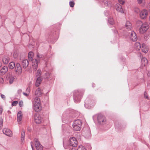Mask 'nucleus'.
<instances>
[{"mask_svg": "<svg viewBox=\"0 0 150 150\" xmlns=\"http://www.w3.org/2000/svg\"><path fill=\"white\" fill-rule=\"evenodd\" d=\"M33 108L37 112H40L42 110L40 100L38 97H36L34 99L33 102Z\"/></svg>", "mask_w": 150, "mask_h": 150, "instance_id": "obj_1", "label": "nucleus"}, {"mask_svg": "<svg viewBox=\"0 0 150 150\" xmlns=\"http://www.w3.org/2000/svg\"><path fill=\"white\" fill-rule=\"evenodd\" d=\"M82 122L80 120H75L73 124V130L76 131H79L81 129Z\"/></svg>", "mask_w": 150, "mask_h": 150, "instance_id": "obj_2", "label": "nucleus"}, {"mask_svg": "<svg viewBox=\"0 0 150 150\" xmlns=\"http://www.w3.org/2000/svg\"><path fill=\"white\" fill-rule=\"evenodd\" d=\"M97 121L98 123L101 125H104L106 123V119L103 115H98L97 117Z\"/></svg>", "mask_w": 150, "mask_h": 150, "instance_id": "obj_3", "label": "nucleus"}, {"mask_svg": "<svg viewBox=\"0 0 150 150\" xmlns=\"http://www.w3.org/2000/svg\"><path fill=\"white\" fill-rule=\"evenodd\" d=\"M149 26L146 23H144L141 25L139 29V32L140 33H143L146 31L149 28Z\"/></svg>", "mask_w": 150, "mask_h": 150, "instance_id": "obj_4", "label": "nucleus"}, {"mask_svg": "<svg viewBox=\"0 0 150 150\" xmlns=\"http://www.w3.org/2000/svg\"><path fill=\"white\" fill-rule=\"evenodd\" d=\"M6 78L11 84L13 83V81L16 79V76L10 74L7 75Z\"/></svg>", "mask_w": 150, "mask_h": 150, "instance_id": "obj_5", "label": "nucleus"}, {"mask_svg": "<svg viewBox=\"0 0 150 150\" xmlns=\"http://www.w3.org/2000/svg\"><path fill=\"white\" fill-rule=\"evenodd\" d=\"M128 36L130 39L133 41L137 40V38L136 33L133 31H131L128 33Z\"/></svg>", "mask_w": 150, "mask_h": 150, "instance_id": "obj_6", "label": "nucleus"}, {"mask_svg": "<svg viewBox=\"0 0 150 150\" xmlns=\"http://www.w3.org/2000/svg\"><path fill=\"white\" fill-rule=\"evenodd\" d=\"M69 144L72 147H76L77 145V141L75 137H71L69 139Z\"/></svg>", "mask_w": 150, "mask_h": 150, "instance_id": "obj_7", "label": "nucleus"}, {"mask_svg": "<svg viewBox=\"0 0 150 150\" xmlns=\"http://www.w3.org/2000/svg\"><path fill=\"white\" fill-rule=\"evenodd\" d=\"M34 118L35 122L38 124L40 123L42 121V118L39 114H35L34 115Z\"/></svg>", "mask_w": 150, "mask_h": 150, "instance_id": "obj_8", "label": "nucleus"}, {"mask_svg": "<svg viewBox=\"0 0 150 150\" xmlns=\"http://www.w3.org/2000/svg\"><path fill=\"white\" fill-rule=\"evenodd\" d=\"M148 14V11L146 10H143L139 13L140 17L142 19H145L146 18Z\"/></svg>", "mask_w": 150, "mask_h": 150, "instance_id": "obj_9", "label": "nucleus"}, {"mask_svg": "<svg viewBox=\"0 0 150 150\" xmlns=\"http://www.w3.org/2000/svg\"><path fill=\"white\" fill-rule=\"evenodd\" d=\"M3 133L6 135L11 137L12 136V132L11 131L7 128H4L3 130Z\"/></svg>", "mask_w": 150, "mask_h": 150, "instance_id": "obj_10", "label": "nucleus"}, {"mask_svg": "<svg viewBox=\"0 0 150 150\" xmlns=\"http://www.w3.org/2000/svg\"><path fill=\"white\" fill-rule=\"evenodd\" d=\"M15 71L18 74H21L22 72V68L20 64L17 63L15 66Z\"/></svg>", "mask_w": 150, "mask_h": 150, "instance_id": "obj_11", "label": "nucleus"}, {"mask_svg": "<svg viewBox=\"0 0 150 150\" xmlns=\"http://www.w3.org/2000/svg\"><path fill=\"white\" fill-rule=\"evenodd\" d=\"M35 146L37 150H42V146L37 139L35 140Z\"/></svg>", "mask_w": 150, "mask_h": 150, "instance_id": "obj_12", "label": "nucleus"}, {"mask_svg": "<svg viewBox=\"0 0 150 150\" xmlns=\"http://www.w3.org/2000/svg\"><path fill=\"white\" fill-rule=\"evenodd\" d=\"M32 65L34 70H36L38 67V62L36 59H33L32 60Z\"/></svg>", "mask_w": 150, "mask_h": 150, "instance_id": "obj_13", "label": "nucleus"}, {"mask_svg": "<svg viewBox=\"0 0 150 150\" xmlns=\"http://www.w3.org/2000/svg\"><path fill=\"white\" fill-rule=\"evenodd\" d=\"M23 115L21 111L19 112L17 114V119L18 123L20 124L21 123V121L22 119Z\"/></svg>", "mask_w": 150, "mask_h": 150, "instance_id": "obj_14", "label": "nucleus"}, {"mask_svg": "<svg viewBox=\"0 0 150 150\" xmlns=\"http://www.w3.org/2000/svg\"><path fill=\"white\" fill-rule=\"evenodd\" d=\"M8 68L7 67L4 66L0 70V74L4 75L8 71Z\"/></svg>", "mask_w": 150, "mask_h": 150, "instance_id": "obj_15", "label": "nucleus"}, {"mask_svg": "<svg viewBox=\"0 0 150 150\" xmlns=\"http://www.w3.org/2000/svg\"><path fill=\"white\" fill-rule=\"evenodd\" d=\"M125 27L128 30L131 31L132 28V24L129 21H126L125 25Z\"/></svg>", "mask_w": 150, "mask_h": 150, "instance_id": "obj_16", "label": "nucleus"}, {"mask_svg": "<svg viewBox=\"0 0 150 150\" xmlns=\"http://www.w3.org/2000/svg\"><path fill=\"white\" fill-rule=\"evenodd\" d=\"M116 10L119 12H121L122 13H123V11L122 8L120 4H116Z\"/></svg>", "mask_w": 150, "mask_h": 150, "instance_id": "obj_17", "label": "nucleus"}, {"mask_svg": "<svg viewBox=\"0 0 150 150\" xmlns=\"http://www.w3.org/2000/svg\"><path fill=\"white\" fill-rule=\"evenodd\" d=\"M28 64L29 62L27 59L24 60L22 63V65L23 67L24 68H27Z\"/></svg>", "mask_w": 150, "mask_h": 150, "instance_id": "obj_18", "label": "nucleus"}, {"mask_svg": "<svg viewBox=\"0 0 150 150\" xmlns=\"http://www.w3.org/2000/svg\"><path fill=\"white\" fill-rule=\"evenodd\" d=\"M141 62L142 65L145 67L147 64L148 61L146 58L142 57L141 58Z\"/></svg>", "mask_w": 150, "mask_h": 150, "instance_id": "obj_19", "label": "nucleus"}, {"mask_svg": "<svg viewBox=\"0 0 150 150\" xmlns=\"http://www.w3.org/2000/svg\"><path fill=\"white\" fill-rule=\"evenodd\" d=\"M141 49L142 52L144 53H147L148 50V48L144 44H142Z\"/></svg>", "mask_w": 150, "mask_h": 150, "instance_id": "obj_20", "label": "nucleus"}, {"mask_svg": "<svg viewBox=\"0 0 150 150\" xmlns=\"http://www.w3.org/2000/svg\"><path fill=\"white\" fill-rule=\"evenodd\" d=\"M9 60L10 58L7 56H5L2 59L3 62L4 64H7L9 62Z\"/></svg>", "mask_w": 150, "mask_h": 150, "instance_id": "obj_21", "label": "nucleus"}, {"mask_svg": "<svg viewBox=\"0 0 150 150\" xmlns=\"http://www.w3.org/2000/svg\"><path fill=\"white\" fill-rule=\"evenodd\" d=\"M42 80V78L40 76L38 77L37 78L35 83V86L36 87H38L39 86V85L41 83Z\"/></svg>", "mask_w": 150, "mask_h": 150, "instance_id": "obj_22", "label": "nucleus"}, {"mask_svg": "<svg viewBox=\"0 0 150 150\" xmlns=\"http://www.w3.org/2000/svg\"><path fill=\"white\" fill-rule=\"evenodd\" d=\"M42 93V91L39 88H38L35 91V95L38 96H41Z\"/></svg>", "mask_w": 150, "mask_h": 150, "instance_id": "obj_23", "label": "nucleus"}, {"mask_svg": "<svg viewBox=\"0 0 150 150\" xmlns=\"http://www.w3.org/2000/svg\"><path fill=\"white\" fill-rule=\"evenodd\" d=\"M134 48L137 51L140 50L141 47L140 43L138 42H136L134 44Z\"/></svg>", "mask_w": 150, "mask_h": 150, "instance_id": "obj_24", "label": "nucleus"}, {"mask_svg": "<svg viewBox=\"0 0 150 150\" xmlns=\"http://www.w3.org/2000/svg\"><path fill=\"white\" fill-rule=\"evenodd\" d=\"M33 55V53L32 52H29L28 56L29 61H32V60Z\"/></svg>", "mask_w": 150, "mask_h": 150, "instance_id": "obj_25", "label": "nucleus"}, {"mask_svg": "<svg viewBox=\"0 0 150 150\" xmlns=\"http://www.w3.org/2000/svg\"><path fill=\"white\" fill-rule=\"evenodd\" d=\"M15 66V63L14 62H11L9 64L8 67L9 69H13Z\"/></svg>", "mask_w": 150, "mask_h": 150, "instance_id": "obj_26", "label": "nucleus"}, {"mask_svg": "<svg viewBox=\"0 0 150 150\" xmlns=\"http://www.w3.org/2000/svg\"><path fill=\"white\" fill-rule=\"evenodd\" d=\"M91 132L90 130L89 129H88L87 131V133H85V136L86 138H88L91 136Z\"/></svg>", "mask_w": 150, "mask_h": 150, "instance_id": "obj_27", "label": "nucleus"}, {"mask_svg": "<svg viewBox=\"0 0 150 150\" xmlns=\"http://www.w3.org/2000/svg\"><path fill=\"white\" fill-rule=\"evenodd\" d=\"M50 74L48 72H46L44 76V78L45 79H49L50 78Z\"/></svg>", "mask_w": 150, "mask_h": 150, "instance_id": "obj_28", "label": "nucleus"}, {"mask_svg": "<svg viewBox=\"0 0 150 150\" xmlns=\"http://www.w3.org/2000/svg\"><path fill=\"white\" fill-rule=\"evenodd\" d=\"M103 2L105 5L106 6H108L110 4V1L108 0H104Z\"/></svg>", "mask_w": 150, "mask_h": 150, "instance_id": "obj_29", "label": "nucleus"}, {"mask_svg": "<svg viewBox=\"0 0 150 150\" xmlns=\"http://www.w3.org/2000/svg\"><path fill=\"white\" fill-rule=\"evenodd\" d=\"M25 135V132L24 131H22L21 133V140L23 142L24 139V137Z\"/></svg>", "mask_w": 150, "mask_h": 150, "instance_id": "obj_30", "label": "nucleus"}, {"mask_svg": "<svg viewBox=\"0 0 150 150\" xmlns=\"http://www.w3.org/2000/svg\"><path fill=\"white\" fill-rule=\"evenodd\" d=\"M108 22L110 24L113 25L114 23L113 19L112 18H110L108 19Z\"/></svg>", "mask_w": 150, "mask_h": 150, "instance_id": "obj_31", "label": "nucleus"}, {"mask_svg": "<svg viewBox=\"0 0 150 150\" xmlns=\"http://www.w3.org/2000/svg\"><path fill=\"white\" fill-rule=\"evenodd\" d=\"M143 23H142V22L140 20L138 21L136 23V24L137 26H141Z\"/></svg>", "mask_w": 150, "mask_h": 150, "instance_id": "obj_32", "label": "nucleus"}, {"mask_svg": "<svg viewBox=\"0 0 150 150\" xmlns=\"http://www.w3.org/2000/svg\"><path fill=\"white\" fill-rule=\"evenodd\" d=\"M78 150H86V149L83 146H80L78 149Z\"/></svg>", "mask_w": 150, "mask_h": 150, "instance_id": "obj_33", "label": "nucleus"}, {"mask_svg": "<svg viewBox=\"0 0 150 150\" xmlns=\"http://www.w3.org/2000/svg\"><path fill=\"white\" fill-rule=\"evenodd\" d=\"M41 71L39 70H38L37 71L36 75L37 76H38V77L40 76L41 75Z\"/></svg>", "mask_w": 150, "mask_h": 150, "instance_id": "obj_34", "label": "nucleus"}, {"mask_svg": "<svg viewBox=\"0 0 150 150\" xmlns=\"http://www.w3.org/2000/svg\"><path fill=\"white\" fill-rule=\"evenodd\" d=\"M18 102L17 101H14L12 102V106H15L18 104Z\"/></svg>", "mask_w": 150, "mask_h": 150, "instance_id": "obj_35", "label": "nucleus"}, {"mask_svg": "<svg viewBox=\"0 0 150 150\" xmlns=\"http://www.w3.org/2000/svg\"><path fill=\"white\" fill-rule=\"evenodd\" d=\"M18 56V54L17 52H14L13 54V57L15 59L17 58Z\"/></svg>", "mask_w": 150, "mask_h": 150, "instance_id": "obj_36", "label": "nucleus"}, {"mask_svg": "<svg viewBox=\"0 0 150 150\" xmlns=\"http://www.w3.org/2000/svg\"><path fill=\"white\" fill-rule=\"evenodd\" d=\"M74 1H71L69 2V5L71 7H74Z\"/></svg>", "mask_w": 150, "mask_h": 150, "instance_id": "obj_37", "label": "nucleus"}, {"mask_svg": "<svg viewBox=\"0 0 150 150\" xmlns=\"http://www.w3.org/2000/svg\"><path fill=\"white\" fill-rule=\"evenodd\" d=\"M19 105L20 107H22L23 105V102L22 100L20 101L19 103Z\"/></svg>", "mask_w": 150, "mask_h": 150, "instance_id": "obj_38", "label": "nucleus"}, {"mask_svg": "<svg viewBox=\"0 0 150 150\" xmlns=\"http://www.w3.org/2000/svg\"><path fill=\"white\" fill-rule=\"evenodd\" d=\"M3 121L2 118H0V127L1 128L2 127Z\"/></svg>", "mask_w": 150, "mask_h": 150, "instance_id": "obj_39", "label": "nucleus"}, {"mask_svg": "<svg viewBox=\"0 0 150 150\" xmlns=\"http://www.w3.org/2000/svg\"><path fill=\"white\" fill-rule=\"evenodd\" d=\"M37 57L39 58H41L43 57V56L42 54H40L39 53H38L37 54Z\"/></svg>", "mask_w": 150, "mask_h": 150, "instance_id": "obj_40", "label": "nucleus"}, {"mask_svg": "<svg viewBox=\"0 0 150 150\" xmlns=\"http://www.w3.org/2000/svg\"><path fill=\"white\" fill-rule=\"evenodd\" d=\"M118 1L121 4H123L125 2V0H118Z\"/></svg>", "mask_w": 150, "mask_h": 150, "instance_id": "obj_41", "label": "nucleus"}, {"mask_svg": "<svg viewBox=\"0 0 150 150\" xmlns=\"http://www.w3.org/2000/svg\"><path fill=\"white\" fill-rule=\"evenodd\" d=\"M30 87H28L26 89V91L27 92H28V93H29V92H30Z\"/></svg>", "mask_w": 150, "mask_h": 150, "instance_id": "obj_42", "label": "nucleus"}, {"mask_svg": "<svg viewBox=\"0 0 150 150\" xmlns=\"http://www.w3.org/2000/svg\"><path fill=\"white\" fill-rule=\"evenodd\" d=\"M144 96L145 98L148 99V97L147 96V95L146 92H145L144 93Z\"/></svg>", "mask_w": 150, "mask_h": 150, "instance_id": "obj_43", "label": "nucleus"}, {"mask_svg": "<svg viewBox=\"0 0 150 150\" xmlns=\"http://www.w3.org/2000/svg\"><path fill=\"white\" fill-rule=\"evenodd\" d=\"M23 94L24 96H28L29 95V93H28V92H27L26 93L23 92Z\"/></svg>", "mask_w": 150, "mask_h": 150, "instance_id": "obj_44", "label": "nucleus"}, {"mask_svg": "<svg viewBox=\"0 0 150 150\" xmlns=\"http://www.w3.org/2000/svg\"><path fill=\"white\" fill-rule=\"evenodd\" d=\"M1 98L3 99H5V96L4 95L1 94Z\"/></svg>", "mask_w": 150, "mask_h": 150, "instance_id": "obj_45", "label": "nucleus"}, {"mask_svg": "<svg viewBox=\"0 0 150 150\" xmlns=\"http://www.w3.org/2000/svg\"><path fill=\"white\" fill-rule=\"evenodd\" d=\"M143 1V0H138V2L139 4H141L142 3Z\"/></svg>", "mask_w": 150, "mask_h": 150, "instance_id": "obj_46", "label": "nucleus"}, {"mask_svg": "<svg viewBox=\"0 0 150 150\" xmlns=\"http://www.w3.org/2000/svg\"><path fill=\"white\" fill-rule=\"evenodd\" d=\"M3 109L2 108H0V114H1L2 112H3Z\"/></svg>", "mask_w": 150, "mask_h": 150, "instance_id": "obj_47", "label": "nucleus"}, {"mask_svg": "<svg viewBox=\"0 0 150 150\" xmlns=\"http://www.w3.org/2000/svg\"><path fill=\"white\" fill-rule=\"evenodd\" d=\"M22 91L21 89H19L18 90V92L19 94H20L22 92Z\"/></svg>", "mask_w": 150, "mask_h": 150, "instance_id": "obj_48", "label": "nucleus"}, {"mask_svg": "<svg viewBox=\"0 0 150 150\" xmlns=\"http://www.w3.org/2000/svg\"><path fill=\"white\" fill-rule=\"evenodd\" d=\"M147 74L148 76H150V71H148L147 73Z\"/></svg>", "mask_w": 150, "mask_h": 150, "instance_id": "obj_49", "label": "nucleus"}, {"mask_svg": "<svg viewBox=\"0 0 150 150\" xmlns=\"http://www.w3.org/2000/svg\"><path fill=\"white\" fill-rule=\"evenodd\" d=\"M31 147H32V150H33V146L32 145V142L31 143Z\"/></svg>", "mask_w": 150, "mask_h": 150, "instance_id": "obj_50", "label": "nucleus"}, {"mask_svg": "<svg viewBox=\"0 0 150 150\" xmlns=\"http://www.w3.org/2000/svg\"><path fill=\"white\" fill-rule=\"evenodd\" d=\"M74 100H75L76 101H80V99H79V100H77V101H76V98H75V99H74Z\"/></svg>", "mask_w": 150, "mask_h": 150, "instance_id": "obj_51", "label": "nucleus"}, {"mask_svg": "<svg viewBox=\"0 0 150 150\" xmlns=\"http://www.w3.org/2000/svg\"><path fill=\"white\" fill-rule=\"evenodd\" d=\"M149 7L150 8V3L149 4Z\"/></svg>", "mask_w": 150, "mask_h": 150, "instance_id": "obj_52", "label": "nucleus"}, {"mask_svg": "<svg viewBox=\"0 0 150 150\" xmlns=\"http://www.w3.org/2000/svg\"><path fill=\"white\" fill-rule=\"evenodd\" d=\"M138 11H139V9H137Z\"/></svg>", "mask_w": 150, "mask_h": 150, "instance_id": "obj_53", "label": "nucleus"}, {"mask_svg": "<svg viewBox=\"0 0 150 150\" xmlns=\"http://www.w3.org/2000/svg\"><path fill=\"white\" fill-rule=\"evenodd\" d=\"M64 148H66V147H65L64 146Z\"/></svg>", "mask_w": 150, "mask_h": 150, "instance_id": "obj_54", "label": "nucleus"}]
</instances>
